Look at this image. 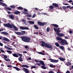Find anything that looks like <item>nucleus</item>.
I'll use <instances>...</instances> for the list:
<instances>
[{
	"label": "nucleus",
	"mask_w": 73,
	"mask_h": 73,
	"mask_svg": "<svg viewBox=\"0 0 73 73\" xmlns=\"http://www.w3.org/2000/svg\"><path fill=\"white\" fill-rule=\"evenodd\" d=\"M56 39L57 40L59 41L58 42L61 45L64 46L65 45H68V42L65 39H62L61 37L59 36H57Z\"/></svg>",
	"instance_id": "nucleus-1"
},
{
	"label": "nucleus",
	"mask_w": 73,
	"mask_h": 73,
	"mask_svg": "<svg viewBox=\"0 0 73 73\" xmlns=\"http://www.w3.org/2000/svg\"><path fill=\"white\" fill-rule=\"evenodd\" d=\"M41 42L42 43L41 44L42 46H45V47L50 48V49H52V45H50L49 44L46 43L42 41H41Z\"/></svg>",
	"instance_id": "nucleus-2"
},
{
	"label": "nucleus",
	"mask_w": 73,
	"mask_h": 73,
	"mask_svg": "<svg viewBox=\"0 0 73 73\" xmlns=\"http://www.w3.org/2000/svg\"><path fill=\"white\" fill-rule=\"evenodd\" d=\"M21 38L23 41L26 42H29L31 40V38L24 36H22L21 37Z\"/></svg>",
	"instance_id": "nucleus-3"
},
{
	"label": "nucleus",
	"mask_w": 73,
	"mask_h": 73,
	"mask_svg": "<svg viewBox=\"0 0 73 73\" xmlns=\"http://www.w3.org/2000/svg\"><path fill=\"white\" fill-rule=\"evenodd\" d=\"M54 32H56V35H58V36H59L60 37H64V34L61 33H59L61 32V31L57 30V29L55 28H54Z\"/></svg>",
	"instance_id": "nucleus-4"
},
{
	"label": "nucleus",
	"mask_w": 73,
	"mask_h": 73,
	"mask_svg": "<svg viewBox=\"0 0 73 73\" xmlns=\"http://www.w3.org/2000/svg\"><path fill=\"white\" fill-rule=\"evenodd\" d=\"M47 23L42 22L40 21H38L37 24L40 26H44L45 25H46L47 24Z\"/></svg>",
	"instance_id": "nucleus-5"
},
{
	"label": "nucleus",
	"mask_w": 73,
	"mask_h": 73,
	"mask_svg": "<svg viewBox=\"0 0 73 73\" xmlns=\"http://www.w3.org/2000/svg\"><path fill=\"white\" fill-rule=\"evenodd\" d=\"M3 25L5 27H8V28H12V25L9 23L7 24H4Z\"/></svg>",
	"instance_id": "nucleus-6"
},
{
	"label": "nucleus",
	"mask_w": 73,
	"mask_h": 73,
	"mask_svg": "<svg viewBox=\"0 0 73 73\" xmlns=\"http://www.w3.org/2000/svg\"><path fill=\"white\" fill-rule=\"evenodd\" d=\"M23 70L26 73H29V70L28 69H27L25 68H23Z\"/></svg>",
	"instance_id": "nucleus-7"
},
{
	"label": "nucleus",
	"mask_w": 73,
	"mask_h": 73,
	"mask_svg": "<svg viewBox=\"0 0 73 73\" xmlns=\"http://www.w3.org/2000/svg\"><path fill=\"white\" fill-rule=\"evenodd\" d=\"M20 28L21 29H22V30H24L25 29L28 30L29 29V28L28 27H23L21 26L20 27Z\"/></svg>",
	"instance_id": "nucleus-8"
},
{
	"label": "nucleus",
	"mask_w": 73,
	"mask_h": 73,
	"mask_svg": "<svg viewBox=\"0 0 73 73\" xmlns=\"http://www.w3.org/2000/svg\"><path fill=\"white\" fill-rule=\"evenodd\" d=\"M12 28H14V30L15 31H17V30H18V29H17V28L13 24H12Z\"/></svg>",
	"instance_id": "nucleus-9"
},
{
	"label": "nucleus",
	"mask_w": 73,
	"mask_h": 73,
	"mask_svg": "<svg viewBox=\"0 0 73 73\" xmlns=\"http://www.w3.org/2000/svg\"><path fill=\"white\" fill-rule=\"evenodd\" d=\"M3 41H5L9 42V41L10 40L8 38L6 37H4L3 38Z\"/></svg>",
	"instance_id": "nucleus-10"
},
{
	"label": "nucleus",
	"mask_w": 73,
	"mask_h": 73,
	"mask_svg": "<svg viewBox=\"0 0 73 73\" xmlns=\"http://www.w3.org/2000/svg\"><path fill=\"white\" fill-rule=\"evenodd\" d=\"M52 5L54 7H56V8H58L59 7L58 5L56 3H53L52 4Z\"/></svg>",
	"instance_id": "nucleus-11"
},
{
	"label": "nucleus",
	"mask_w": 73,
	"mask_h": 73,
	"mask_svg": "<svg viewBox=\"0 0 73 73\" xmlns=\"http://www.w3.org/2000/svg\"><path fill=\"white\" fill-rule=\"evenodd\" d=\"M9 17L11 19H14L15 18V16H14L13 15H9Z\"/></svg>",
	"instance_id": "nucleus-12"
},
{
	"label": "nucleus",
	"mask_w": 73,
	"mask_h": 73,
	"mask_svg": "<svg viewBox=\"0 0 73 73\" xmlns=\"http://www.w3.org/2000/svg\"><path fill=\"white\" fill-rule=\"evenodd\" d=\"M39 62L41 64V65H43V66H44L45 65V64H44V62L42 60L41 61H39Z\"/></svg>",
	"instance_id": "nucleus-13"
},
{
	"label": "nucleus",
	"mask_w": 73,
	"mask_h": 73,
	"mask_svg": "<svg viewBox=\"0 0 73 73\" xmlns=\"http://www.w3.org/2000/svg\"><path fill=\"white\" fill-rule=\"evenodd\" d=\"M51 25H52V26H54V27L55 28H58V25L57 24H51Z\"/></svg>",
	"instance_id": "nucleus-14"
},
{
	"label": "nucleus",
	"mask_w": 73,
	"mask_h": 73,
	"mask_svg": "<svg viewBox=\"0 0 73 73\" xmlns=\"http://www.w3.org/2000/svg\"><path fill=\"white\" fill-rule=\"evenodd\" d=\"M59 59L61 61H64L65 60H66V59L65 58H62L61 57L59 58Z\"/></svg>",
	"instance_id": "nucleus-15"
},
{
	"label": "nucleus",
	"mask_w": 73,
	"mask_h": 73,
	"mask_svg": "<svg viewBox=\"0 0 73 73\" xmlns=\"http://www.w3.org/2000/svg\"><path fill=\"white\" fill-rule=\"evenodd\" d=\"M65 64L67 66H70V65H71V64L69 61H68L67 62H66V63H65Z\"/></svg>",
	"instance_id": "nucleus-16"
},
{
	"label": "nucleus",
	"mask_w": 73,
	"mask_h": 73,
	"mask_svg": "<svg viewBox=\"0 0 73 73\" xmlns=\"http://www.w3.org/2000/svg\"><path fill=\"white\" fill-rule=\"evenodd\" d=\"M13 56L15 57H19V55H17V54L14 53L13 54Z\"/></svg>",
	"instance_id": "nucleus-17"
},
{
	"label": "nucleus",
	"mask_w": 73,
	"mask_h": 73,
	"mask_svg": "<svg viewBox=\"0 0 73 73\" xmlns=\"http://www.w3.org/2000/svg\"><path fill=\"white\" fill-rule=\"evenodd\" d=\"M14 13L15 14V15H18V14H20V12L18 11H16L14 12Z\"/></svg>",
	"instance_id": "nucleus-18"
},
{
	"label": "nucleus",
	"mask_w": 73,
	"mask_h": 73,
	"mask_svg": "<svg viewBox=\"0 0 73 73\" xmlns=\"http://www.w3.org/2000/svg\"><path fill=\"white\" fill-rule=\"evenodd\" d=\"M15 33L17 35H22L21 33L20 32H15Z\"/></svg>",
	"instance_id": "nucleus-19"
},
{
	"label": "nucleus",
	"mask_w": 73,
	"mask_h": 73,
	"mask_svg": "<svg viewBox=\"0 0 73 73\" xmlns=\"http://www.w3.org/2000/svg\"><path fill=\"white\" fill-rule=\"evenodd\" d=\"M21 35H24L26 34V32L25 31H21Z\"/></svg>",
	"instance_id": "nucleus-20"
},
{
	"label": "nucleus",
	"mask_w": 73,
	"mask_h": 73,
	"mask_svg": "<svg viewBox=\"0 0 73 73\" xmlns=\"http://www.w3.org/2000/svg\"><path fill=\"white\" fill-rule=\"evenodd\" d=\"M18 60L19 61H21V62H22V61H23V60L22 59V57H19L18 58Z\"/></svg>",
	"instance_id": "nucleus-21"
},
{
	"label": "nucleus",
	"mask_w": 73,
	"mask_h": 73,
	"mask_svg": "<svg viewBox=\"0 0 73 73\" xmlns=\"http://www.w3.org/2000/svg\"><path fill=\"white\" fill-rule=\"evenodd\" d=\"M2 33L3 34V35H8V33L5 32H2Z\"/></svg>",
	"instance_id": "nucleus-22"
},
{
	"label": "nucleus",
	"mask_w": 73,
	"mask_h": 73,
	"mask_svg": "<svg viewBox=\"0 0 73 73\" xmlns=\"http://www.w3.org/2000/svg\"><path fill=\"white\" fill-rule=\"evenodd\" d=\"M34 27L36 29H38V27L36 25H34Z\"/></svg>",
	"instance_id": "nucleus-23"
},
{
	"label": "nucleus",
	"mask_w": 73,
	"mask_h": 73,
	"mask_svg": "<svg viewBox=\"0 0 73 73\" xmlns=\"http://www.w3.org/2000/svg\"><path fill=\"white\" fill-rule=\"evenodd\" d=\"M28 22L31 24H35V22L33 21H28Z\"/></svg>",
	"instance_id": "nucleus-24"
},
{
	"label": "nucleus",
	"mask_w": 73,
	"mask_h": 73,
	"mask_svg": "<svg viewBox=\"0 0 73 73\" xmlns=\"http://www.w3.org/2000/svg\"><path fill=\"white\" fill-rule=\"evenodd\" d=\"M5 9H6L7 10H8V11H11L12 9L10 7H6L5 8Z\"/></svg>",
	"instance_id": "nucleus-25"
},
{
	"label": "nucleus",
	"mask_w": 73,
	"mask_h": 73,
	"mask_svg": "<svg viewBox=\"0 0 73 73\" xmlns=\"http://www.w3.org/2000/svg\"><path fill=\"white\" fill-rule=\"evenodd\" d=\"M66 8H70V9H71V10H72V9H73V6L70 7V6H66Z\"/></svg>",
	"instance_id": "nucleus-26"
},
{
	"label": "nucleus",
	"mask_w": 73,
	"mask_h": 73,
	"mask_svg": "<svg viewBox=\"0 0 73 73\" xmlns=\"http://www.w3.org/2000/svg\"><path fill=\"white\" fill-rule=\"evenodd\" d=\"M14 69H16V70H17L18 71H19V70H20V69L16 67H14Z\"/></svg>",
	"instance_id": "nucleus-27"
},
{
	"label": "nucleus",
	"mask_w": 73,
	"mask_h": 73,
	"mask_svg": "<svg viewBox=\"0 0 73 73\" xmlns=\"http://www.w3.org/2000/svg\"><path fill=\"white\" fill-rule=\"evenodd\" d=\"M17 54H18V56H20V57H23V54H20L19 53H17Z\"/></svg>",
	"instance_id": "nucleus-28"
},
{
	"label": "nucleus",
	"mask_w": 73,
	"mask_h": 73,
	"mask_svg": "<svg viewBox=\"0 0 73 73\" xmlns=\"http://www.w3.org/2000/svg\"><path fill=\"white\" fill-rule=\"evenodd\" d=\"M55 44L56 46L58 47V46H60V44H59L57 42L55 43Z\"/></svg>",
	"instance_id": "nucleus-29"
},
{
	"label": "nucleus",
	"mask_w": 73,
	"mask_h": 73,
	"mask_svg": "<svg viewBox=\"0 0 73 73\" xmlns=\"http://www.w3.org/2000/svg\"><path fill=\"white\" fill-rule=\"evenodd\" d=\"M38 54H42V55H45V53H42V52H38Z\"/></svg>",
	"instance_id": "nucleus-30"
},
{
	"label": "nucleus",
	"mask_w": 73,
	"mask_h": 73,
	"mask_svg": "<svg viewBox=\"0 0 73 73\" xmlns=\"http://www.w3.org/2000/svg\"><path fill=\"white\" fill-rule=\"evenodd\" d=\"M5 61H7V62H9V61H10L11 60L9 58H6L5 59Z\"/></svg>",
	"instance_id": "nucleus-31"
},
{
	"label": "nucleus",
	"mask_w": 73,
	"mask_h": 73,
	"mask_svg": "<svg viewBox=\"0 0 73 73\" xmlns=\"http://www.w3.org/2000/svg\"><path fill=\"white\" fill-rule=\"evenodd\" d=\"M17 9H21V10H23V8L22 7H17Z\"/></svg>",
	"instance_id": "nucleus-32"
},
{
	"label": "nucleus",
	"mask_w": 73,
	"mask_h": 73,
	"mask_svg": "<svg viewBox=\"0 0 73 73\" xmlns=\"http://www.w3.org/2000/svg\"><path fill=\"white\" fill-rule=\"evenodd\" d=\"M45 64H44V66H42V68L43 69H46V67H45Z\"/></svg>",
	"instance_id": "nucleus-33"
},
{
	"label": "nucleus",
	"mask_w": 73,
	"mask_h": 73,
	"mask_svg": "<svg viewBox=\"0 0 73 73\" xmlns=\"http://www.w3.org/2000/svg\"><path fill=\"white\" fill-rule=\"evenodd\" d=\"M10 7L11 8H13V9H15V6L14 5H11L10 6Z\"/></svg>",
	"instance_id": "nucleus-34"
},
{
	"label": "nucleus",
	"mask_w": 73,
	"mask_h": 73,
	"mask_svg": "<svg viewBox=\"0 0 73 73\" xmlns=\"http://www.w3.org/2000/svg\"><path fill=\"white\" fill-rule=\"evenodd\" d=\"M46 32H48L50 31V28L49 27H47L46 29Z\"/></svg>",
	"instance_id": "nucleus-35"
},
{
	"label": "nucleus",
	"mask_w": 73,
	"mask_h": 73,
	"mask_svg": "<svg viewBox=\"0 0 73 73\" xmlns=\"http://www.w3.org/2000/svg\"><path fill=\"white\" fill-rule=\"evenodd\" d=\"M49 7L50 8V9H53V8H54V7L52 5L50 6Z\"/></svg>",
	"instance_id": "nucleus-36"
},
{
	"label": "nucleus",
	"mask_w": 73,
	"mask_h": 73,
	"mask_svg": "<svg viewBox=\"0 0 73 73\" xmlns=\"http://www.w3.org/2000/svg\"><path fill=\"white\" fill-rule=\"evenodd\" d=\"M3 56H4L3 57V58H4L5 59H6V58H8L7 56L5 55L4 54L3 55Z\"/></svg>",
	"instance_id": "nucleus-37"
},
{
	"label": "nucleus",
	"mask_w": 73,
	"mask_h": 73,
	"mask_svg": "<svg viewBox=\"0 0 73 73\" xmlns=\"http://www.w3.org/2000/svg\"><path fill=\"white\" fill-rule=\"evenodd\" d=\"M7 52L8 53H9L10 54H11V53H12V52L10 50H7Z\"/></svg>",
	"instance_id": "nucleus-38"
},
{
	"label": "nucleus",
	"mask_w": 73,
	"mask_h": 73,
	"mask_svg": "<svg viewBox=\"0 0 73 73\" xmlns=\"http://www.w3.org/2000/svg\"><path fill=\"white\" fill-rule=\"evenodd\" d=\"M50 62H54V60L53 59H50Z\"/></svg>",
	"instance_id": "nucleus-39"
},
{
	"label": "nucleus",
	"mask_w": 73,
	"mask_h": 73,
	"mask_svg": "<svg viewBox=\"0 0 73 73\" xmlns=\"http://www.w3.org/2000/svg\"><path fill=\"white\" fill-rule=\"evenodd\" d=\"M27 16L29 17H32V15L31 14H28L27 15Z\"/></svg>",
	"instance_id": "nucleus-40"
},
{
	"label": "nucleus",
	"mask_w": 73,
	"mask_h": 73,
	"mask_svg": "<svg viewBox=\"0 0 73 73\" xmlns=\"http://www.w3.org/2000/svg\"><path fill=\"white\" fill-rule=\"evenodd\" d=\"M58 62V60H54V62H55V63H57V62Z\"/></svg>",
	"instance_id": "nucleus-41"
},
{
	"label": "nucleus",
	"mask_w": 73,
	"mask_h": 73,
	"mask_svg": "<svg viewBox=\"0 0 73 73\" xmlns=\"http://www.w3.org/2000/svg\"><path fill=\"white\" fill-rule=\"evenodd\" d=\"M62 8L63 9H64V10H65L66 9V7L65 6H62Z\"/></svg>",
	"instance_id": "nucleus-42"
},
{
	"label": "nucleus",
	"mask_w": 73,
	"mask_h": 73,
	"mask_svg": "<svg viewBox=\"0 0 73 73\" xmlns=\"http://www.w3.org/2000/svg\"><path fill=\"white\" fill-rule=\"evenodd\" d=\"M60 49H62V50H64V46H61L60 47Z\"/></svg>",
	"instance_id": "nucleus-43"
},
{
	"label": "nucleus",
	"mask_w": 73,
	"mask_h": 73,
	"mask_svg": "<svg viewBox=\"0 0 73 73\" xmlns=\"http://www.w3.org/2000/svg\"><path fill=\"white\" fill-rule=\"evenodd\" d=\"M36 66H33L31 67V69H32L33 68H36Z\"/></svg>",
	"instance_id": "nucleus-44"
},
{
	"label": "nucleus",
	"mask_w": 73,
	"mask_h": 73,
	"mask_svg": "<svg viewBox=\"0 0 73 73\" xmlns=\"http://www.w3.org/2000/svg\"><path fill=\"white\" fill-rule=\"evenodd\" d=\"M49 66L51 68H53L54 67V66L53 64H50Z\"/></svg>",
	"instance_id": "nucleus-45"
},
{
	"label": "nucleus",
	"mask_w": 73,
	"mask_h": 73,
	"mask_svg": "<svg viewBox=\"0 0 73 73\" xmlns=\"http://www.w3.org/2000/svg\"><path fill=\"white\" fill-rule=\"evenodd\" d=\"M69 33L70 34H72V33H73V31H72L70 30V31H69Z\"/></svg>",
	"instance_id": "nucleus-46"
},
{
	"label": "nucleus",
	"mask_w": 73,
	"mask_h": 73,
	"mask_svg": "<svg viewBox=\"0 0 73 73\" xmlns=\"http://www.w3.org/2000/svg\"><path fill=\"white\" fill-rule=\"evenodd\" d=\"M4 4V3H3L0 2V4H1V5H2L3 6Z\"/></svg>",
	"instance_id": "nucleus-47"
},
{
	"label": "nucleus",
	"mask_w": 73,
	"mask_h": 73,
	"mask_svg": "<svg viewBox=\"0 0 73 73\" xmlns=\"http://www.w3.org/2000/svg\"><path fill=\"white\" fill-rule=\"evenodd\" d=\"M7 49L8 50H12V48H11L9 47H8V48H7Z\"/></svg>",
	"instance_id": "nucleus-48"
},
{
	"label": "nucleus",
	"mask_w": 73,
	"mask_h": 73,
	"mask_svg": "<svg viewBox=\"0 0 73 73\" xmlns=\"http://www.w3.org/2000/svg\"><path fill=\"white\" fill-rule=\"evenodd\" d=\"M48 73H54V72L52 71H50Z\"/></svg>",
	"instance_id": "nucleus-49"
},
{
	"label": "nucleus",
	"mask_w": 73,
	"mask_h": 73,
	"mask_svg": "<svg viewBox=\"0 0 73 73\" xmlns=\"http://www.w3.org/2000/svg\"><path fill=\"white\" fill-rule=\"evenodd\" d=\"M7 67H8V68H12V66L10 65H8L7 66Z\"/></svg>",
	"instance_id": "nucleus-50"
},
{
	"label": "nucleus",
	"mask_w": 73,
	"mask_h": 73,
	"mask_svg": "<svg viewBox=\"0 0 73 73\" xmlns=\"http://www.w3.org/2000/svg\"><path fill=\"white\" fill-rule=\"evenodd\" d=\"M0 46H3V44L1 42H0Z\"/></svg>",
	"instance_id": "nucleus-51"
},
{
	"label": "nucleus",
	"mask_w": 73,
	"mask_h": 73,
	"mask_svg": "<svg viewBox=\"0 0 73 73\" xmlns=\"http://www.w3.org/2000/svg\"><path fill=\"white\" fill-rule=\"evenodd\" d=\"M23 13L24 14H25V15H26L28 14V13L25 12H23Z\"/></svg>",
	"instance_id": "nucleus-52"
},
{
	"label": "nucleus",
	"mask_w": 73,
	"mask_h": 73,
	"mask_svg": "<svg viewBox=\"0 0 73 73\" xmlns=\"http://www.w3.org/2000/svg\"><path fill=\"white\" fill-rule=\"evenodd\" d=\"M4 48H6V49H8V47L5 45Z\"/></svg>",
	"instance_id": "nucleus-53"
},
{
	"label": "nucleus",
	"mask_w": 73,
	"mask_h": 73,
	"mask_svg": "<svg viewBox=\"0 0 73 73\" xmlns=\"http://www.w3.org/2000/svg\"><path fill=\"white\" fill-rule=\"evenodd\" d=\"M25 49H28L29 48L28 46H25Z\"/></svg>",
	"instance_id": "nucleus-54"
},
{
	"label": "nucleus",
	"mask_w": 73,
	"mask_h": 73,
	"mask_svg": "<svg viewBox=\"0 0 73 73\" xmlns=\"http://www.w3.org/2000/svg\"><path fill=\"white\" fill-rule=\"evenodd\" d=\"M36 64L38 66H40V65H41V64H40V63H36Z\"/></svg>",
	"instance_id": "nucleus-55"
},
{
	"label": "nucleus",
	"mask_w": 73,
	"mask_h": 73,
	"mask_svg": "<svg viewBox=\"0 0 73 73\" xmlns=\"http://www.w3.org/2000/svg\"><path fill=\"white\" fill-rule=\"evenodd\" d=\"M24 11H25V12H28V10L26 9H24Z\"/></svg>",
	"instance_id": "nucleus-56"
},
{
	"label": "nucleus",
	"mask_w": 73,
	"mask_h": 73,
	"mask_svg": "<svg viewBox=\"0 0 73 73\" xmlns=\"http://www.w3.org/2000/svg\"><path fill=\"white\" fill-rule=\"evenodd\" d=\"M35 10H36V11H39V9L37 8H35Z\"/></svg>",
	"instance_id": "nucleus-57"
},
{
	"label": "nucleus",
	"mask_w": 73,
	"mask_h": 73,
	"mask_svg": "<svg viewBox=\"0 0 73 73\" xmlns=\"http://www.w3.org/2000/svg\"><path fill=\"white\" fill-rule=\"evenodd\" d=\"M38 32H36H36H34V34H35V35H37L38 34Z\"/></svg>",
	"instance_id": "nucleus-58"
},
{
	"label": "nucleus",
	"mask_w": 73,
	"mask_h": 73,
	"mask_svg": "<svg viewBox=\"0 0 73 73\" xmlns=\"http://www.w3.org/2000/svg\"><path fill=\"white\" fill-rule=\"evenodd\" d=\"M29 67V66H28L27 65H25V68H28Z\"/></svg>",
	"instance_id": "nucleus-59"
},
{
	"label": "nucleus",
	"mask_w": 73,
	"mask_h": 73,
	"mask_svg": "<svg viewBox=\"0 0 73 73\" xmlns=\"http://www.w3.org/2000/svg\"><path fill=\"white\" fill-rule=\"evenodd\" d=\"M22 68H25V65H22Z\"/></svg>",
	"instance_id": "nucleus-60"
},
{
	"label": "nucleus",
	"mask_w": 73,
	"mask_h": 73,
	"mask_svg": "<svg viewBox=\"0 0 73 73\" xmlns=\"http://www.w3.org/2000/svg\"><path fill=\"white\" fill-rule=\"evenodd\" d=\"M27 60H31V57L29 58H27Z\"/></svg>",
	"instance_id": "nucleus-61"
},
{
	"label": "nucleus",
	"mask_w": 73,
	"mask_h": 73,
	"mask_svg": "<svg viewBox=\"0 0 73 73\" xmlns=\"http://www.w3.org/2000/svg\"><path fill=\"white\" fill-rule=\"evenodd\" d=\"M35 62H39V61H38L36 59H35Z\"/></svg>",
	"instance_id": "nucleus-62"
},
{
	"label": "nucleus",
	"mask_w": 73,
	"mask_h": 73,
	"mask_svg": "<svg viewBox=\"0 0 73 73\" xmlns=\"http://www.w3.org/2000/svg\"><path fill=\"white\" fill-rule=\"evenodd\" d=\"M23 53H27V52L26 51H23Z\"/></svg>",
	"instance_id": "nucleus-63"
},
{
	"label": "nucleus",
	"mask_w": 73,
	"mask_h": 73,
	"mask_svg": "<svg viewBox=\"0 0 73 73\" xmlns=\"http://www.w3.org/2000/svg\"><path fill=\"white\" fill-rule=\"evenodd\" d=\"M66 73H70V72H69V71L67 70V71L66 72Z\"/></svg>",
	"instance_id": "nucleus-64"
}]
</instances>
